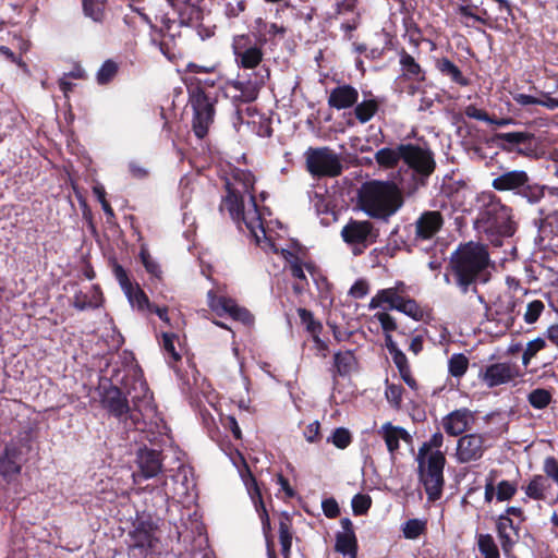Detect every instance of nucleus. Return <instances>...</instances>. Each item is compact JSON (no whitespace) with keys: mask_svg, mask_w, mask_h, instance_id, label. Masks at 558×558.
I'll return each mask as SVG.
<instances>
[{"mask_svg":"<svg viewBox=\"0 0 558 558\" xmlns=\"http://www.w3.org/2000/svg\"><path fill=\"white\" fill-rule=\"evenodd\" d=\"M236 189L227 199V206L230 210L231 218L236 222H243L256 244L266 252L280 253L289 264L291 275L299 280H306L305 270L315 279L316 268L311 263H303L291 251L282 247L276 242L270 228L266 229L262 221V216L256 209L254 199L248 196L247 209L244 207V198L241 199L236 194Z\"/></svg>","mask_w":558,"mask_h":558,"instance_id":"nucleus-1","label":"nucleus"},{"mask_svg":"<svg viewBox=\"0 0 558 558\" xmlns=\"http://www.w3.org/2000/svg\"><path fill=\"white\" fill-rule=\"evenodd\" d=\"M375 160L384 168H395L400 161L403 162L405 168H400L397 181L402 184L405 196H412L424 186L436 166L433 154L414 144L381 148L375 154Z\"/></svg>","mask_w":558,"mask_h":558,"instance_id":"nucleus-2","label":"nucleus"},{"mask_svg":"<svg viewBox=\"0 0 558 558\" xmlns=\"http://www.w3.org/2000/svg\"><path fill=\"white\" fill-rule=\"evenodd\" d=\"M489 253L485 245L468 242L460 245L450 257V275L462 293L476 292L478 283L489 280Z\"/></svg>","mask_w":558,"mask_h":558,"instance_id":"nucleus-3","label":"nucleus"},{"mask_svg":"<svg viewBox=\"0 0 558 558\" xmlns=\"http://www.w3.org/2000/svg\"><path fill=\"white\" fill-rule=\"evenodd\" d=\"M442 445L444 436L440 432H437L422 444L415 458L420 482L423 484L430 501L438 500L442 495L444 468L446 464L445 452L441 451Z\"/></svg>","mask_w":558,"mask_h":558,"instance_id":"nucleus-4","label":"nucleus"},{"mask_svg":"<svg viewBox=\"0 0 558 558\" xmlns=\"http://www.w3.org/2000/svg\"><path fill=\"white\" fill-rule=\"evenodd\" d=\"M403 195H405V191L399 181L369 182L361 191V207L373 218L386 219L402 207Z\"/></svg>","mask_w":558,"mask_h":558,"instance_id":"nucleus-5","label":"nucleus"},{"mask_svg":"<svg viewBox=\"0 0 558 558\" xmlns=\"http://www.w3.org/2000/svg\"><path fill=\"white\" fill-rule=\"evenodd\" d=\"M480 213L477 228L485 233H498L511 236L515 231L512 209L504 205L492 192H484L477 197Z\"/></svg>","mask_w":558,"mask_h":558,"instance_id":"nucleus-6","label":"nucleus"},{"mask_svg":"<svg viewBox=\"0 0 558 558\" xmlns=\"http://www.w3.org/2000/svg\"><path fill=\"white\" fill-rule=\"evenodd\" d=\"M110 380L112 383V387L106 390L102 402L105 407L108 408V410L117 417L123 416L130 409L128 400L120 388H118V385L124 387L129 395L132 393V390H136L137 387L141 392H143V397H145L148 391L146 383L138 376L136 365L125 366L123 371L120 368H113Z\"/></svg>","mask_w":558,"mask_h":558,"instance_id":"nucleus-7","label":"nucleus"},{"mask_svg":"<svg viewBox=\"0 0 558 558\" xmlns=\"http://www.w3.org/2000/svg\"><path fill=\"white\" fill-rule=\"evenodd\" d=\"M377 307L396 310L415 319L422 316L421 307L409 296V288L402 281H397L391 288L379 290L372 298L369 308Z\"/></svg>","mask_w":558,"mask_h":558,"instance_id":"nucleus-8","label":"nucleus"},{"mask_svg":"<svg viewBox=\"0 0 558 558\" xmlns=\"http://www.w3.org/2000/svg\"><path fill=\"white\" fill-rule=\"evenodd\" d=\"M254 183H255L254 177H253V174L250 171L240 170V169L234 170L233 173H232V179L230 181H227V191H228V193H227L226 197L222 201L221 208H226L230 213L229 207L227 206L226 203H227L228 197L231 195V193L233 191H235L236 189H239L236 191V194H239L240 198L241 199H243V198L245 199L244 201L245 209H247L248 196H251L254 199V203H256L255 196L253 194V192H254ZM255 206H256V209L259 211V214L262 216V221H263L264 227L266 229L270 228L272 230V235L276 239V242L279 243L280 234L275 231V226L279 227L280 229H282L280 222L279 221H272V220L267 221L265 219V213L267 211V215H270V211H268L266 208H259L257 206V204H255Z\"/></svg>","mask_w":558,"mask_h":558,"instance_id":"nucleus-9","label":"nucleus"},{"mask_svg":"<svg viewBox=\"0 0 558 558\" xmlns=\"http://www.w3.org/2000/svg\"><path fill=\"white\" fill-rule=\"evenodd\" d=\"M266 41L263 34L256 39L248 34L235 35L231 45L235 64L245 70L256 69L264 59L263 47Z\"/></svg>","mask_w":558,"mask_h":558,"instance_id":"nucleus-10","label":"nucleus"},{"mask_svg":"<svg viewBox=\"0 0 558 558\" xmlns=\"http://www.w3.org/2000/svg\"><path fill=\"white\" fill-rule=\"evenodd\" d=\"M306 168L314 177H338L342 172L341 158L329 147H310L305 151Z\"/></svg>","mask_w":558,"mask_h":558,"instance_id":"nucleus-11","label":"nucleus"},{"mask_svg":"<svg viewBox=\"0 0 558 558\" xmlns=\"http://www.w3.org/2000/svg\"><path fill=\"white\" fill-rule=\"evenodd\" d=\"M207 304L218 316L229 315L234 320L247 326L254 323L253 315L245 307L239 306L234 300L219 294V291L209 290L207 292Z\"/></svg>","mask_w":558,"mask_h":558,"instance_id":"nucleus-12","label":"nucleus"},{"mask_svg":"<svg viewBox=\"0 0 558 558\" xmlns=\"http://www.w3.org/2000/svg\"><path fill=\"white\" fill-rule=\"evenodd\" d=\"M128 536L130 551L140 550V554L144 556L155 550L158 544L156 526L147 520L137 521Z\"/></svg>","mask_w":558,"mask_h":558,"instance_id":"nucleus-13","label":"nucleus"},{"mask_svg":"<svg viewBox=\"0 0 558 558\" xmlns=\"http://www.w3.org/2000/svg\"><path fill=\"white\" fill-rule=\"evenodd\" d=\"M29 450L31 447L26 440L12 441L7 445L0 458V474L5 478L19 474Z\"/></svg>","mask_w":558,"mask_h":558,"instance_id":"nucleus-14","label":"nucleus"},{"mask_svg":"<svg viewBox=\"0 0 558 558\" xmlns=\"http://www.w3.org/2000/svg\"><path fill=\"white\" fill-rule=\"evenodd\" d=\"M534 225L538 228L541 236L558 232V190L547 191Z\"/></svg>","mask_w":558,"mask_h":558,"instance_id":"nucleus-15","label":"nucleus"},{"mask_svg":"<svg viewBox=\"0 0 558 558\" xmlns=\"http://www.w3.org/2000/svg\"><path fill=\"white\" fill-rule=\"evenodd\" d=\"M194 109L193 130L198 138H203L214 120V107L203 93H197L192 99Z\"/></svg>","mask_w":558,"mask_h":558,"instance_id":"nucleus-16","label":"nucleus"},{"mask_svg":"<svg viewBox=\"0 0 558 558\" xmlns=\"http://www.w3.org/2000/svg\"><path fill=\"white\" fill-rule=\"evenodd\" d=\"M485 437L481 434H466L458 439L456 458L459 463L481 459L485 452Z\"/></svg>","mask_w":558,"mask_h":558,"instance_id":"nucleus-17","label":"nucleus"},{"mask_svg":"<svg viewBox=\"0 0 558 558\" xmlns=\"http://www.w3.org/2000/svg\"><path fill=\"white\" fill-rule=\"evenodd\" d=\"M519 376L515 365L510 363H494L478 374L480 379L489 388L508 384Z\"/></svg>","mask_w":558,"mask_h":558,"instance_id":"nucleus-18","label":"nucleus"},{"mask_svg":"<svg viewBox=\"0 0 558 558\" xmlns=\"http://www.w3.org/2000/svg\"><path fill=\"white\" fill-rule=\"evenodd\" d=\"M265 84L264 76L254 81H229L225 85V94L234 101L251 102L257 98L260 87Z\"/></svg>","mask_w":558,"mask_h":558,"instance_id":"nucleus-19","label":"nucleus"},{"mask_svg":"<svg viewBox=\"0 0 558 558\" xmlns=\"http://www.w3.org/2000/svg\"><path fill=\"white\" fill-rule=\"evenodd\" d=\"M136 463L140 472L133 474L134 483L141 478L148 480L157 476L162 470L160 452L155 449L141 448L137 451Z\"/></svg>","mask_w":558,"mask_h":558,"instance_id":"nucleus-20","label":"nucleus"},{"mask_svg":"<svg viewBox=\"0 0 558 558\" xmlns=\"http://www.w3.org/2000/svg\"><path fill=\"white\" fill-rule=\"evenodd\" d=\"M444 217L438 210H426L416 219L415 240H432L440 231L444 226Z\"/></svg>","mask_w":558,"mask_h":558,"instance_id":"nucleus-21","label":"nucleus"},{"mask_svg":"<svg viewBox=\"0 0 558 558\" xmlns=\"http://www.w3.org/2000/svg\"><path fill=\"white\" fill-rule=\"evenodd\" d=\"M529 175L523 170H511L496 177L492 186L500 192L511 191L520 194L521 190L526 185Z\"/></svg>","mask_w":558,"mask_h":558,"instance_id":"nucleus-22","label":"nucleus"},{"mask_svg":"<svg viewBox=\"0 0 558 558\" xmlns=\"http://www.w3.org/2000/svg\"><path fill=\"white\" fill-rule=\"evenodd\" d=\"M473 413L468 409H459L446 415L442 426L447 434L458 436L464 433L473 423Z\"/></svg>","mask_w":558,"mask_h":558,"instance_id":"nucleus-23","label":"nucleus"},{"mask_svg":"<svg viewBox=\"0 0 558 558\" xmlns=\"http://www.w3.org/2000/svg\"><path fill=\"white\" fill-rule=\"evenodd\" d=\"M178 13L180 24L189 25L202 17L201 3L203 0H167Z\"/></svg>","mask_w":558,"mask_h":558,"instance_id":"nucleus-24","label":"nucleus"},{"mask_svg":"<svg viewBox=\"0 0 558 558\" xmlns=\"http://www.w3.org/2000/svg\"><path fill=\"white\" fill-rule=\"evenodd\" d=\"M359 92L351 85L343 84L333 88L328 97V105L337 110L351 108L357 102Z\"/></svg>","mask_w":558,"mask_h":558,"instance_id":"nucleus-25","label":"nucleus"},{"mask_svg":"<svg viewBox=\"0 0 558 558\" xmlns=\"http://www.w3.org/2000/svg\"><path fill=\"white\" fill-rule=\"evenodd\" d=\"M372 231V225L368 221H350L341 231L344 242L352 245H362L365 247V242Z\"/></svg>","mask_w":558,"mask_h":558,"instance_id":"nucleus-26","label":"nucleus"},{"mask_svg":"<svg viewBox=\"0 0 558 558\" xmlns=\"http://www.w3.org/2000/svg\"><path fill=\"white\" fill-rule=\"evenodd\" d=\"M399 64L402 77L414 82H422L425 80V72L416 60L405 50H401L399 52Z\"/></svg>","mask_w":558,"mask_h":558,"instance_id":"nucleus-27","label":"nucleus"},{"mask_svg":"<svg viewBox=\"0 0 558 558\" xmlns=\"http://www.w3.org/2000/svg\"><path fill=\"white\" fill-rule=\"evenodd\" d=\"M174 488L172 492L173 498L182 499L186 497L190 489L194 487L191 469L187 465H179L177 473L172 476Z\"/></svg>","mask_w":558,"mask_h":558,"instance_id":"nucleus-28","label":"nucleus"},{"mask_svg":"<svg viewBox=\"0 0 558 558\" xmlns=\"http://www.w3.org/2000/svg\"><path fill=\"white\" fill-rule=\"evenodd\" d=\"M243 480H244L246 490H247L257 512H259V514H260V519L263 522V529L264 530L269 529L270 527L269 518H268L266 508L264 506V502L262 499V494H260L259 487L256 483V480L251 474H247V476H245Z\"/></svg>","mask_w":558,"mask_h":558,"instance_id":"nucleus-29","label":"nucleus"},{"mask_svg":"<svg viewBox=\"0 0 558 558\" xmlns=\"http://www.w3.org/2000/svg\"><path fill=\"white\" fill-rule=\"evenodd\" d=\"M378 434L383 437L386 442L387 449L390 453H393L399 449V442L401 439L408 438V433L404 428L393 426L391 423H385Z\"/></svg>","mask_w":558,"mask_h":558,"instance_id":"nucleus-30","label":"nucleus"},{"mask_svg":"<svg viewBox=\"0 0 558 558\" xmlns=\"http://www.w3.org/2000/svg\"><path fill=\"white\" fill-rule=\"evenodd\" d=\"M336 551L349 555L350 558L357 557V542L354 532H338L336 535Z\"/></svg>","mask_w":558,"mask_h":558,"instance_id":"nucleus-31","label":"nucleus"},{"mask_svg":"<svg viewBox=\"0 0 558 558\" xmlns=\"http://www.w3.org/2000/svg\"><path fill=\"white\" fill-rule=\"evenodd\" d=\"M437 70L444 75L449 77L453 83L460 86H466L469 80L462 74L460 69L447 58H441L436 62Z\"/></svg>","mask_w":558,"mask_h":558,"instance_id":"nucleus-32","label":"nucleus"},{"mask_svg":"<svg viewBox=\"0 0 558 558\" xmlns=\"http://www.w3.org/2000/svg\"><path fill=\"white\" fill-rule=\"evenodd\" d=\"M123 292L133 308L140 312L149 311L151 308V304L149 303L147 295L138 284H132Z\"/></svg>","mask_w":558,"mask_h":558,"instance_id":"nucleus-33","label":"nucleus"},{"mask_svg":"<svg viewBox=\"0 0 558 558\" xmlns=\"http://www.w3.org/2000/svg\"><path fill=\"white\" fill-rule=\"evenodd\" d=\"M550 484L543 475H534L530 483L524 487L525 495L534 500H544L546 490Z\"/></svg>","mask_w":558,"mask_h":558,"instance_id":"nucleus-34","label":"nucleus"},{"mask_svg":"<svg viewBox=\"0 0 558 558\" xmlns=\"http://www.w3.org/2000/svg\"><path fill=\"white\" fill-rule=\"evenodd\" d=\"M175 342H179V338L173 332H162L161 347L169 365L181 360V354L177 350Z\"/></svg>","mask_w":558,"mask_h":558,"instance_id":"nucleus-35","label":"nucleus"},{"mask_svg":"<svg viewBox=\"0 0 558 558\" xmlns=\"http://www.w3.org/2000/svg\"><path fill=\"white\" fill-rule=\"evenodd\" d=\"M494 306L496 314L502 316L501 319L506 323V325L512 323V313L515 307V301L511 295H500L498 300L495 302Z\"/></svg>","mask_w":558,"mask_h":558,"instance_id":"nucleus-36","label":"nucleus"},{"mask_svg":"<svg viewBox=\"0 0 558 558\" xmlns=\"http://www.w3.org/2000/svg\"><path fill=\"white\" fill-rule=\"evenodd\" d=\"M377 110L378 102L375 99H367L356 104L354 114L361 123H366L376 114Z\"/></svg>","mask_w":558,"mask_h":558,"instance_id":"nucleus-37","label":"nucleus"},{"mask_svg":"<svg viewBox=\"0 0 558 558\" xmlns=\"http://www.w3.org/2000/svg\"><path fill=\"white\" fill-rule=\"evenodd\" d=\"M469 368V359L462 353H454L448 361L449 374L453 377L461 378Z\"/></svg>","mask_w":558,"mask_h":558,"instance_id":"nucleus-38","label":"nucleus"},{"mask_svg":"<svg viewBox=\"0 0 558 558\" xmlns=\"http://www.w3.org/2000/svg\"><path fill=\"white\" fill-rule=\"evenodd\" d=\"M83 9L86 16L100 22L105 15L106 0H83Z\"/></svg>","mask_w":558,"mask_h":558,"instance_id":"nucleus-39","label":"nucleus"},{"mask_svg":"<svg viewBox=\"0 0 558 558\" xmlns=\"http://www.w3.org/2000/svg\"><path fill=\"white\" fill-rule=\"evenodd\" d=\"M279 541L281 545V553L284 558H288L292 546V532L287 518L279 522Z\"/></svg>","mask_w":558,"mask_h":558,"instance_id":"nucleus-40","label":"nucleus"},{"mask_svg":"<svg viewBox=\"0 0 558 558\" xmlns=\"http://www.w3.org/2000/svg\"><path fill=\"white\" fill-rule=\"evenodd\" d=\"M477 545L484 558H499V551L492 535L481 534L477 539Z\"/></svg>","mask_w":558,"mask_h":558,"instance_id":"nucleus-41","label":"nucleus"},{"mask_svg":"<svg viewBox=\"0 0 558 558\" xmlns=\"http://www.w3.org/2000/svg\"><path fill=\"white\" fill-rule=\"evenodd\" d=\"M527 400L534 409L541 410L546 408L550 403L551 393L547 389L537 388L529 393Z\"/></svg>","mask_w":558,"mask_h":558,"instance_id":"nucleus-42","label":"nucleus"},{"mask_svg":"<svg viewBox=\"0 0 558 558\" xmlns=\"http://www.w3.org/2000/svg\"><path fill=\"white\" fill-rule=\"evenodd\" d=\"M522 197L526 198L530 203H537L542 198L547 195V191L544 186H541L535 183L530 182V178L527 179L526 185L521 190L520 194Z\"/></svg>","mask_w":558,"mask_h":558,"instance_id":"nucleus-43","label":"nucleus"},{"mask_svg":"<svg viewBox=\"0 0 558 558\" xmlns=\"http://www.w3.org/2000/svg\"><path fill=\"white\" fill-rule=\"evenodd\" d=\"M298 314L301 323L305 326L306 330L312 335V337H316V333H320L323 326L314 318L312 312L307 311L306 308H299Z\"/></svg>","mask_w":558,"mask_h":558,"instance_id":"nucleus-44","label":"nucleus"},{"mask_svg":"<svg viewBox=\"0 0 558 558\" xmlns=\"http://www.w3.org/2000/svg\"><path fill=\"white\" fill-rule=\"evenodd\" d=\"M118 72V64L112 60H107L102 63L97 72V82L101 85L109 83Z\"/></svg>","mask_w":558,"mask_h":558,"instance_id":"nucleus-45","label":"nucleus"},{"mask_svg":"<svg viewBox=\"0 0 558 558\" xmlns=\"http://www.w3.org/2000/svg\"><path fill=\"white\" fill-rule=\"evenodd\" d=\"M337 448L345 449L352 441L350 432L347 428H336L332 435L328 438Z\"/></svg>","mask_w":558,"mask_h":558,"instance_id":"nucleus-46","label":"nucleus"},{"mask_svg":"<svg viewBox=\"0 0 558 558\" xmlns=\"http://www.w3.org/2000/svg\"><path fill=\"white\" fill-rule=\"evenodd\" d=\"M257 27H258V34H263L264 35V38H266V35H270V36H283L284 33H286V28L283 26H280L276 23H270V24H267L266 22L263 21V19H257L255 21ZM258 38H260V35H258Z\"/></svg>","mask_w":558,"mask_h":558,"instance_id":"nucleus-47","label":"nucleus"},{"mask_svg":"<svg viewBox=\"0 0 558 558\" xmlns=\"http://www.w3.org/2000/svg\"><path fill=\"white\" fill-rule=\"evenodd\" d=\"M546 347V341L543 338H536L532 341H530L526 344V348L522 355V362L525 366L529 365L532 357L536 355L537 352L543 350Z\"/></svg>","mask_w":558,"mask_h":558,"instance_id":"nucleus-48","label":"nucleus"},{"mask_svg":"<svg viewBox=\"0 0 558 558\" xmlns=\"http://www.w3.org/2000/svg\"><path fill=\"white\" fill-rule=\"evenodd\" d=\"M403 388L400 385L386 384L385 396L387 401L396 409L400 408Z\"/></svg>","mask_w":558,"mask_h":558,"instance_id":"nucleus-49","label":"nucleus"},{"mask_svg":"<svg viewBox=\"0 0 558 558\" xmlns=\"http://www.w3.org/2000/svg\"><path fill=\"white\" fill-rule=\"evenodd\" d=\"M140 257L146 271L156 278H160L161 269L159 264L150 256L146 248L141 250Z\"/></svg>","mask_w":558,"mask_h":558,"instance_id":"nucleus-50","label":"nucleus"},{"mask_svg":"<svg viewBox=\"0 0 558 558\" xmlns=\"http://www.w3.org/2000/svg\"><path fill=\"white\" fill-rule=\"evenodd\" d=\"M354 356L350 351L344 353L338 352L335 354V364L338 368V372L343 375L350 372L351 366L353 364Z\"/></svg>","mask_w":558,"mask_h":558,"instance_id":"nucleus-51","label":"nucleus"},{"mask_svg":"<svg viewBox=\"0 0 558 558\" xmlns=\"http://www.w3.org/2000/svg\"><path fill=\"white\" fill-rule=\"evenodd\" d=\"M517 493V485L509 481H501L497 485L496 498L498 501L511 499Z\"/></svg>","mask_w":558,"mask_h":558,"instance_id":"nucleus-52","label":"nucleus"},{"mask_svg":"<svg viewBox=\"0 0 558 558\" xmlns=\"http://www.w3.org/2000/svg\"><path fill=\"white\" fill-rule=\"evenodd\" d=\"M543 311H544V304L542 301H539V300L532 301L526 306V311L524 314V320L527 324L535 323L538 319V317Z\"/></svg>","mask_w":558,"mask_h":558,"instance_id":"nucleus-53","label":"nucleus"},{"mask_svg":"<svg viewBox=\"0 0 558 558\" xmlns=\"http://www.w3.org/2000/svg\"><path fill=\"white\" fill-rule=\"evenodd\" d=\"M499 141L509 143L511 145L521 144L529 141L532 136L525 132H508V133H499L496 135Z\"/></svg>","mask_w":558,"mask_h":558,"instance_id":"nucleus-54","label":"nucleus"},{"mask_svg":"<svg viewBox=\"0 0 558 558\" xmlns=\"http://www.w3.org/2000/svg\"><path fill=\"white\" fill-rule=\"evenodd\" d=\"M372 504L371 497L357 494L352 499V509L355 514H364L367 512Z\"/></svg>","mask_w":558,"mask_h":558,"instance_id":"nucleus-55","label":"nucleus"},{"mask_svg":"<svg viewBox=\"0 0 558 558\" xmlns=\"http://www.w3.org/2000/svg\"><path fill=\"white\" fill-rule=\"evenodd\" d=\"M423 523L416 519L409 520L404 523L403 534L407 538L413 539L420 536L423 531Z\"/></svg>","mask_w":558,"mask_h":558,"instance_id":"nucleus-56","label":"nucleus"},{"mask_svg":"<svg viewBox=\"0 0 558 558\" xmlns=\"http://www.w3.org/2000/svg\"><path fill=\"white\" fill-rule=\"evenodd\" d=\"M543 471L558 485V460L555 457H547L544 460Z\"/></svg>","mask_w":558,"mask_h":558,"instance_id":"nucleus-57","label":"nucleus"},{"mask_svg":"<svg viewBox=\"0 0 558 558\" xmlns=\"http://www.w3.org/2000/svg\"><path fill=\"white\" fill-rule=\"evenodd\" d=\"M99 305L98 300H89L86 294L82 292L76 293L73 300V306L80 311H84L86 308L97 307Z\"/></svg>","mask_w":558,"mask_h":558,"instance_id":"nucleus-58","label":"nucleus"},{"mask_svg":"<svg viewBox=\"0 0 558 558\" xmlns=\"http://www.w3.org/2000/svg\"><path fill=\"white\" fill-rule=\"evenodd\" d=\"M517 532L506 533V532H498V536L500 539L501 548L506 556H509L517 537Z\"/></svg>","mask_w":558,"mask_h":558,"instance_id":"nucleus-59","label":"nucleus"},{"mask_svg":"<svg viewBox=\"0 0 558 558\" xmlns=\"http://www.w3.org/2000/svg\"><path fill=\"white\" fill-rule=\"evenodd\" d=\"M322 508L327 518H336L340 513L338 502L333 498L323 500Z\"/></svg>","mask_w":558,"mask_h":558,"instance_id":"nucleus-60","label":"nucleus"},{"mask_svg":"<svg viewBox=\"0 0 558 558\" xmlns=\"http://www.w3.org/2000/svg\"><path fill=\"white\" fill-rule=\"evenodd\" d=\"M375 317L378 319L386 333H389L390 331L397 328V324L393 317L390 316L388 313H377L375 314Z\"/></svg>","mask_w":558,"mask_h":558,"instance_id":"nucleus-61","label":"nucleus"},{"mask_svg":"<svg viewBox=\"0 0 558 558\" xmlns=\"http://www.w3.org/2000/svg\"><path fill=\"white\" fill-rule=\"evenodd\" d=\"M113 272H114L116 279L118 280V282L123 291L129 289L133 284L131 282V280L129 279L128 274L122 266L114 265Z\"/></svg>","mask_w":558,"mask_h":558,"instance_id":"nucleus-62","label":"nucleus"},{"mask_svg":"<svg viewBox=\"0 0 558 558\" xmlns=\"http://www.w3.org/2000/svg\"><path fill=\"white\" fill-rule=\"evenodd\" d=\"M464 112H465V116L469 118H472V119H475L478 121L492 122V118H489V116L485 111L478 109L474 105L468 106L465 108Z\"/></svg>","mask_w":558,"mask_h":558,"instance_id":"nucleus-63","label":"nucleus"},{"mask_svg":"<svg viewBox=\"0 0 558 558\" xmlns=\"http://www.w3.org/2000/svg\"><path fill=\"white\" fill-rule=\"evenodd\" d=\"M355 299H362L368 293V283L365 280H357L349 291Z\"/></svg>","mask_w":558,"mask_h":558,"instance_id":"nucleus-64","label":"nucleus"}]
</instances>
